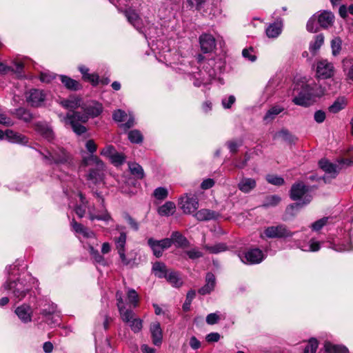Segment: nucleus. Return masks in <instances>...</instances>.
<instances>
[{
    "label": "nucleus",
    "instance_id": "f257e3e1",
    "mask_svg": "<svg viewBox=\"0 0 353 353\" xmlns=\"http://www.w3.org/2000/svg\"><path fill=\"white\" fill-rule=\"evenodd\" d=\"M81 109L83 113L74 111L72 113H68L64 118L65 123L70 125L73 131L78 135H81L86 132L85 126L80 123H85L90 117H98L103 111L102 104L92 101L83 103Z\"/></svg>",
    "mask_w": 353,
    "mask_h": 353
},
{
    "label": "nucleus",
    "instance_id": "f03ea898",
    "mask_svg": "<svg viewBox=\"0 0 353 353\" xmlns=\"http://www.w3.org/2000/svg\"><path fill=\"white\" fill-rule=\"evenodd\" d=\"M324 94V88L316 83L310 84L304 81H297L293 89L292 101L297 105L307 107Z\"/></svg>",
    "mask_w": 353,
    "mask_h": 353
},
{
    "label": "nucleus",
    "instance_id": "7ed1b4c3",
    "mask_svg": "<svg viewBox=\"0 0 353 353\" xmlns=\"http://www.w3.org/2000/svg\"><path fill=\"white\" fill-rule=\"evenodd\" d=\"M76 201V206L74 207V212L79 218H83L86 212L89 215L90 220L94 219L108 221L111 220V216L106 210H103L100 214L95 213L94 206H91L85 196L80 192H74L70 196Z\"/></svg>",
    "mask_w": 353,
    "mask_h": 353
},
{
    "label": "nucleus",
    "instance_id": "20e7f679",
    "mask_svg": "<svg viewBox=\"0 0 353 353\" xmlns=\"http://www.w3.org/2000/svg\"><path fill=\"white\" fill-rule=\"evenodd\" d=\"M37 283L35 278L30 275L21 278L17 281H12L9 277L2 285L5 290H9L13 297L18 301L23 300L30 292Z\"/></svg>",
    "mask_w": 353,
    "mask_h": 353
},
{
    "label": "nucleus",
    "instance_id": "39448f33",
    "mask_svg": "<svg viewBox=\"0 0 353 353\" xmlns=\"http://www.w3.org/2000/svg\"><path fill=\"white\" fill-rule=\"evenodd\" d=\"M85 166H90V169L85 176L89 185H98L103 182L105 176V165L103 162L97 156L90 155L85 157L82 161Z\"/></svg>",
    "mask_w": 353,
    "mask_h": 353
},
{
    "label": "nucleus",
    "instance_id": "423d86ee",
    "mask_svg": "<svg viewBox=\"0 0 353 353\" xmlns=\"http://www.w3.org/2000/svg\"><path fill=\"white\" fill-rule=\"evenodd\" d=\"M290 198L294 201H298L296 203L291 205L289 208H300L310 203L312 199L310 189L303 182H298L292 185L290 190Z\"/></svg>",
    "mask_w": 353,
    "mask_h": 353
},
{
    "label": "nucleus",
    "instance_id": "0eeeda50",
    "mask_svg": "<svg viewBox=\"0 0 353 353\" xmlns=\"http://www.w3.org/2000/svg\"><path fill=\"white\" fill-rule=\"evenodd\" d=\"M43 158L49 164H56L58 165H65L72 166L71 157L66 151L61 147L54 145L47 150L46 152H41Z\"/></svg>",
    "mask_w": 353,
    "mask_h": 353
},
{
    "label": "nucleus",
    "instance_id": "6e6552de",
    "mask_svg": "<svg viewBox=\"0 0 353 353\" xmlns=\"http://www.w3.org/2000/svg\"><path fill=\"white\" fill-rule=\"evenodd\" d=\"M125 15L129 23H130L139 32L143 33L146 38H148V37L150 38L153 37L150 30L151 28L147 27L137 12L134 10H127L125 12Z\"/></svg>",
    "mask_w": 353,
    "mask_h": 353
},
{
    "label": "nucleus",
    "instance_id": "1a4fd4ad",
    "mask_svg": "<svg viewBox=\"0 0 353 353\" xmlns=\"http://www.w3.org/2000/svg\"><path fill=\"white\" fill-rule=\"evenodd\" d=\"M334 72L333 63L327 59H321L316 62V76L318 79H330L334 76Z\"/></svg>",
    "mask_w": 353,
    "mask_h": 353
},
{
    "label": "nucleus",
    "instance_id": "9d476101",
    "mask_svg": "<svg viewBox=\"0 0 353 353\" xmlns=\"http://www.w3.org/2000/svg\"><path fill=\"white\" fill-rule=\"evenodd\" d=\"M179 205L185 214H192L199 208L198 199L192 194H185L181 197Z\"/></svg>",
    "mask_w": 353,
    "mask_h": 353
},
{
    "label": "nucleus",
    "instance_id": "9b49d317",
    "mask_svg": "<svg viewBox=\"0 0 353 353\" xmlns=\"http://www.w3.org/2000/svg\"><path fill=\"white\" fill-rule=\"evenodd\" d=\"M263 234L267 238L276 239L292 236L293 233H292L285 225H279L268 227L264 230Z\"/></svg>",
    "mask_w": 353,
    "mask_h": 353
},
{
    "label": "nucleus",
    "instance_id": "f8f14e48",
    "mask_svg": "<svg viewBox=\"0 0 353 353\" xmlns=\"http://www.w3.org/2000/svg\"><path fill=\"white\" fill-rule=\"evenodd\" d=\"M46 94L43 90L31 89L26 92V99L28 104L32 107H40L46 100Z\"/></svg>",
    "mask_w": 353,
    "mask_h": 353
},
{
    "label": "nucleus",
    "instance_id": "ddd939ff",
    "mask_svg": "<svg viewBox=\"0 0 353 353\" xmlns=\"http://www.w3.org/2000/svg\"><path fill=\"white\" fill-rule=\"evenodd\" d=\"M148 244L152 249L154 255L159 258L162 256L165 249L169 248L172 245V241L168 239V238L159 241L150 238L148 240Z\"/></svg>",
    "mask_w": 353,
    "mask_h": 353
},
{
    "label": "nucleus",
    "instance_id": "4468645a",
    "mask_svg": "<svg viewBox=\"0 0 353 353\" xmlns=\"http://www.w3.org/2000/svg\"><path fill=\"white\" fill-rule=\"evenodd\" d=\"M239 257L244 263L256 264L263 260L264 254L261 250L253 248L245 252L243 255H239Z\"/></svg>",
    "mask_w": 353,
    "mask_h": 353
},
{
    "label": "nucleus",
    "instance_id": "2eb2a0df",
    "mask_svg": "<svg viewBox=\"0 0 353 353\" xmlns=\"http://www.w3.org/2000/svg\"><path fill=\"white\" fill-rule=\"evenodd\" d=\"M14 313L23 323H28L32 321L33 310L28 304L23 303L17 307L14 310Z\"/></svg>",
    "mask_w": 353,
    "mask_h": 353
},
{
    "label": "nucleus",
    "instance_id": "dca6fc26",
    "mask_svg": "<svg viewBox=\"0 0 353 353\" xmlns=\"http://www.w3.org/2000/svg\"><path fill=\"white\" fill-rule=\"evenodd\" d=\"M316 15L318 23L321 28H327L332 26L334 20V16L331 12L323 10L322 12H317Z\"/></svg>",
    "mask_w": 353,
    "mask_h": 353
},
{
    "label": "nucleus",
    "instance_id": "f3484780",
    "mask_svg": "<svg viewBox=\"0 0 353 353\" xmlns=\"http://www.w3.org/2000/svg\"><path fill=\"white\" fill-rule=\"evenodd\" d=\"M201 50L203 53H208L214 50L216 41L212 35L203 34L199 38Z\"/></svg>",
    "mask_w": 353,
    "mask_h": 353
},
{
    "label": "nucleus",
    "instance_id": "a211bd4d",
    "mask_svg": "<svg viewBox=\"0 0 353 353\" xmlns=\"http://www.w3.org/2000/svg\"><path fill=\"white\" fill-rule=\"evenodd\" d=\"M55 311L56 307L52 304L41 309V314L46 317V321L48 324H57L59 323V316L55 314Z\"/></svg>",
    "mask_w": 353,
    "mask_h": 353
},
{
    "label": "nucleus",
    "instance_id": "6ab92c4d",
    "mask_svg": "<svg viewBox=\"0 0 353 353\" xmlns=\"http://www.w3.org/2000/svg\"><path fill=\"white\" fill-rule=\"evenodd\" d=\"M199 77H195L194 85L196 87H199L201 85H207L211 82V81L215 77V73L214 70L207 71L206 70H200L198 74Z\"/></svg>",
    "mask_w": 353,
    "mask_h": 353
},
{
    "label": "nucleus",
    "instance_id": "aec40b11",
    "mask_svg": "<svg viewBox=\"0 0 353 353\" xmlns=\"http://www.w3.org/2000/svg\"><path fill=\"white\" fill-rule=\"evenodd\" d=\"M194 216L199 221H204L216 219L220 216V214L209 209H201L197 211Z\"/></svg>",
    "mask_w": 353,
    "mask_h": 353
},
{
    "label": "nucleus",
    "instance_id": "412c9836",
    "mask_svg": "<svg viewBox=\"0 0 353 353\" xmlns=\"http://www.w3.org/2000/svg\"><path fill=\"white\" fill-rule=\"evenodd\" d=\"M71 225L76 233L81 234L84 238H95V234L94 232L83 226L82 224L77 223L74 219H72L71 221Z\"/></svg>",
    "mask_w": 353,
    "mask_h": 353
},
{
    "label": "nucleus",
    "instance_id": "4be33fe9",
    "mask_svg": "<svg viewBox=\"0 0 353 353\" xmlns=\"http://www.w3.org/2000/svg\"><path fill=\"white\" fill-rule=\"evenodd\" d=\"M150 331L153 343L155 345H159L161 343L163 338L162 330L160 323L159 322H154L151 323Z\"/></svg>",
    "mask_w": 353,
    "mask_h": 353
},
{
    "label": "nucleus",
    "instance_id": "5701e85b",
    "mask_svg": "<svg viewBox=\"0 0 353 353\" xmlns=\"http://www.w3.org/2000/svg\"><path fill=\"white\" fill-rule=\"evenodd\" d=\"M205 285L199 290V293L202 295L210 294L212 292L215 287V276L211 273L208 272L205 276Z\"/></svg>",
    "mask_w": 353,
    "mask_h": 353
},
{
    "label": "nucleus",
    "instance_id": "b1692460",
    "mask_svg": "<svg viewBox=\"0 0 353 353\" xmlns=\"http://www.w3.org/2000/svg\"><path fill=\"white\" fill-rule=\"evenodd\" d=\"M282 28L283 24L281 21L270 23L265 30L266 35L269 38H276L281 34Z\"/></svg>",
    "mask_w": 353,
    "mask_h": 353
},
{
    "label": "nucleus",
    "instance_id": "393cba45",
    "mask_svg": "<svg viewBox=\"0 0 353 353\" xmlns=\"http://www.w3.org/2000/svg\"><path fill=\"white\" fill-rule=\"evenodd\" d=\"M117 187L120 190V191L128 195H132L135 194L134 188L130 185V182L129 181H126V178L122 176L117 181Z\"/></svg>",
    "mask_w": 353,
    "mask_h": 353
},
{
    "label": "nucleus",
    "instance_id": "a878e982",
    "mask_svg": "<svg viewBox=\"0 0 353 353\" xmlns=\"http://www.w3.org/2000/svg\"><path fill=\"white\" fill-rule=\"evenodd\" d=\"M36 130L45 139L50 141L54 138L52 128L45 123H37L35 125Z\"/></svg>",
    "mask_w": 353,
    "mask_h": 353
},
{
    "label": "nucleus",
    "instance_id": "bb28decb",
    "mask_svg": "<svg viewBox=\"0 0 353 353\" xmlns=\"http://www.w3.org/2000/svg\"><path fill=\"white\" fill-rule=\"evenodd\" d=\"M60 104L65 108L74 110L82 107L81 99L77 97H70L68 99L61 101Z\"/></svg>",
    "mask_w": 353,
    "mask_h": 353
},
{
    "label": "nucleus",
    "instance_id": "cd10ccee",
    "mask_svg": "<svg viewBox=\"0 0 353 353\" xmlns=\"http://www.w3.org/2000/svg\"><path fill=\"white\" fill-rule=\"evenodd\" d=\"M6 138L9 141L15 143L25 144L28 142V139L25 136L11 130H7L6 131Z\"/></svg>",
    "mask_w": 353,
    "mask_h": 353
},
{
    "label": "nucleus",
    "instance_id": "c85d7f7f",
    "mask_svg": "<svg viewBox=\"0 0 353 353\" xmlns=\"http://www.w3.org/2000/svg\"><path fill=\"white\" fill-rule=\"evenodd\" d=\"M256 181L252 178H243L238 184L239 189L244 192L248 193L256 187Z\"/></svg>",
    "mask_w": 353,
    "mask_h": 353
},
{
    "label": "nucleus",
    "instance_id": "c756f323",
    "mask_svg": "<svg viewBox=\"0 0 353 353\" xmlns=\"http://www.w3.org/2000/svg\"><path fill=\"white\" fill-rule=\"evenodd\" d=\"M284 110V108L280 105H274L271 107L265 113L263 117V121L265 123L272 122L277 115L281 113Z\"/></svg>",
    "mask_w": 353,
    "mask_h": 353
},
{
    "label": "nucleus",
    "instance_id": "7c9ffc66",
    "mask_svg": "<svg viewBox=\"0 0 353 353\" xmlns=\"http://www.w3.org/2000/svg\"><path fill=\"white\" fill-rule=\"evenodd\" d=\"M319 164L320 168L327 174H330L332 177L334 178L336 176L338 171L336 165L325 159H321Z\"/></svg>",
    "mask_w": 353,
    "mask_h": 353
},
{
    "label": "nucleus",
    "instance_id": "2f4dec72",
    "mask_svg": "<svg viewBox=\"0 0 353 353\" xmlns=\"http://www.w3.org/2000/svg\"><path fill=\"white\" fill-rule=\"evenodd\" d=\"M80 72L82 74L83 79L85 81L92 83L93 85H97L99 82V76L97 74L89 73V69L84 65L79 67Z\"/></svg>",
    "mask_w": 353,
    "mask_h": 353
},
{
    "label": "nucleus",
    "instance_id": "473e14b6",
    "mask_svg": "<svg viewBox=\"0 0 353 353\" xmlns=\"http://www.w3.org/2000/svg\"><path fill=\"white\" fill-rule=\"evenodd\" d=\"M279 83V79L276 77H273L270 79L264 88V94L266 98H269L274 94Z\"/></svg>",
    "mask_w": 353,
    "mask_h": 353
},
{
    "label": "nucleus",
    "instance_id": "72a5a7b5",
    "mask_svg": "<svg viewBox=\"0 0 353 353\" xmlns=\"http://www.w3.org/2000/svg\"><path fill=\"white\" fill-rule=\"evenodd\" d=\"M60 79L65 87L71 90H78L81 88L79 83L65 75H60Z\"/></svg>",
    "mask_w": 353,
    "mask_h": 353
},
{
    "label": "nucleus",
    "instance_id": "f704fd0d",
    "mask_svg": "<svg viewBox=\"0 0 353 353\" xmlns=\"http://www.w3.org/2000/svg\"><path fill=\"white\" fill-rule=\"evenodd\" d=\"M152 270L159 278H165L170 270H167L166 265L161 262H156L153 264Z\"/></svg>",
    "mask_w": 353,
    "mask_h": 353
},
{
    "label": "nucleus",
    "instance_id": "c9c22d12",
    "mask_svg": "<svg viewBox=\"0 0 353 353\" xmlns=\"http://www.w3.org/2000/svg\"><path fill=\"white\" fill-rule=\"evenodd\" d=\"M165 278L174 288L182 285L183 281L176 272L170 270Z\"/></svg>",
    "mask_w": 353,
    "mask_h": 353
},
{
    "label": "nucleus",
    "instance_id": "e433bc0d",
    "mask_svg": "<svg viewBox=\"0 0 353 353\" xmlns=\"http://www.w3.org/2000/svg\"><path fill=\"white\" fill-rule=\"evenodd\" d=\"M325 349L327 353H349L348 349L345 346L334 345L330 342L325 343Z\"/></svg>",
    "mask_w": 353,
    "mask_h": 353
},
{
    "label": "nucleus",
    "instance_id": "4c0bfd02",
    "mask_svg": "<svg viewBox=\"0 0 353 353\" xmlns=\"http://www.w3.org/2000/svg\"><path fill=\"white\" fill-rule=\"evenodd\" d=\"M12 114H15L18 119L23 120L25 122H30L33 118L31 112L23 108L16 109Z\"/></svg>",
    "mask_w": 353,
    "mask_h": 353
},
{
    "label": "nucleus",
    "instance_id": "58836bf2",
    "mask_svg": "<svg viewBox=\"0 0 353 353\" xmlns=\"http://www.w3.org/2000/svg\"><path fill=\"white\" fill-rule=\"evenodd\" d=\"M347 105V100L345 97H339L332 105L329 107V111L332 113H337L343 110Z\"/></svg>",
    "mask_w": 353,
    "mask_h": 353
},
{
    "label": "nucleus",
    "instance_id": "ea45409f",
    "mask_svg": "<svg viewBox=\"0 0 353 353\" xmlns=\"http://www.w3.org/2000/svg\"><path fill=\"white\" fill-rule=\"evenodd\" d=\"M175 208L173 202L168 201L159 208V213L161 216H170L174 212Z\"/></svg>",
    "mask_w": 353,
    "mask_h": 353
},
{
    "label": "nucleus",
    "instance_id": "a19ab883",
    "mask_svg": "<svg viewBox=\"0 0 353 353\" xmlns=\"http://www.w3.org/2000/svg\"><path fill=\"white\" fill-rule=\"evenodd\" d=\"M168 239L172 241V244L175 243L179 247L185 246L188 243L186 238L178 232H172L170 238H168Z\"/></svg>",
    "mask_w": 353,
    "mask_h": 353
},
{
    "label": "nucleus",
    "instance_id": "79ce46f5",
    "mask_svg": "<svg viewBox=\"0 0 353 353\" xmlns=\"http://www.w3.org/2000/svg\"><path fill=\"white\" fill-rule=\"evenodd\" d=\"M128 167L132 174L136 178L141 179L144 177V172L142 167L137 163H129Z\"/></svg>",
    "mask_w": 353,
    "mask_h": 353
},
{
    "label": "nucleus",
    "instance_id": "37998d69",
    "mask_svg": "<svg viewBox=\"0 0 353 353\" xmlns=\"http://www.w3.org/2000/svg\"><path fill=\"white\" fill-rule=\"evenodd\" d=\"M89 253L91 257L94 259V261L100 265L103 266L106 265L107 262L105 260L104 257L99 254V251L93 248L92 245H89Z\"/></svg>",
    "mask_w": 353,
    "mask_h": 353
},
{
    "label": "nucleus",
    "instance_id": "c03bdc74",
    "mask_svg": "<svg viewBox=\"0 0 353 353\" xmlns=\"http://www.w3.org/2000/svg\"><path fill=\"white\" fill-rule=\"evenodd\" d=\"M120 316L123 321L130 323L131 321L135 317V314L132 310L126 309L125 307L119 310Z\"/></svg>",
    "mask_w": 353,
    "mask_h": 353
},
{
    "label": "nucleus",
    "instance_id": "a18cd8bd",
    "mask_svg": "<svg viewBox=\"0 0 353 353\" xmlns=\"http://www.w3.org/2000/svg\"><path fill=\"white\" fill-rule=\"evenodd\" d=\"M343 71L345 72L347 80L353 81V62L350 60H344Z\"/></svg>",
    "mask_w": 353,
    "mask_h": 353
},
{
    "label": "nucleus",
    "instance_id": "49530a36",
    "mask_svg": "<svg viewBox=\"0 0 353 353\" xmlns=\"http://www.w3.org/2000/svg\"><path fill=\"white\" fill-rule=\"evenodd\" d=\"M324 41V37L323 34H317L314 37V40L310 44V50L311 52H315L319 50L323 45Z\"/></svg>",
    "mask_w": 353,
    "mask_h": 353
},
{
    "label": "nucleus",
    "instance_id": "de8ad7c7",
    "mask_svg": "<svg viewBox=\"0 0 353 353\" xmlns=\"http://www.w3.org/2000/svg\"><path fill=\"white\" fill-rule=\"evenodd\" d=\"M126 239L127 236L125 232H121L119 236L114 239L116 248L118 252L125 251Z\"/></svg>",
    "mask_w": 353,
    "mask_h": 353
},
{
    "label": "nucleus",
    "instance_id": "09e8293b",
    "mask_svg": "<svg viewBox=\"0 0 353 353\" xmlns=\"http://www.w3.org/2000/svg\"><path fill=\"white\" fill-rule=\"evenodd\" d=\"M274 139H281L285 141H290L292 139V134L285 128L276 132L273 137Z\"/></svg>",
    "mask_w": 353,
    "mask_h": 353
},
{
    "label": "nucleus",
    "instance_id": "8fccbe9b",
    "mask_svg": "<svg viewBox=\"0 0 353 353\" xmlns=\"http://www.w3.org/2000/svg\"><path fill=\"white\" fill-rule=\"evenodd\" d=\"M316 13L314 14L307 21L306 28L310 32H316L319 30Z\"/></svg>",
    "mask_w": 353,
    "mask_h": 353
},
{
    "label": "nucleus",
    "instance_id": "3c124183",
    "mask_svg": "<svg viewBox=\"0 0 353 353\" xmlns=\"http://www.w3.org/2000/svg\"><path fill=\"white\" fill-rule=\"evenodd\" d=\"M128 139L132 143H139L143 140V136L139 130H134L128 132Z\"/></svg>",
    "mask_w": 353,
    "mask_h": 353
},
{
    "label": "nucleus",
    "instance_id": "603ef678",
    "mask_svg": "<svg viewBox=\"0 0 353 353\" xmlns=\"http://www.w3.org/2000/svg\"><path fill=\"white\" fill-rule=\"evenodd\" d=\"M299 248L305 252H316L319 250L321 245L320 242L312 239L309 245L303 247L299 246Z\"/></svg>",
    "mask_w": 353,
    "mask_h": 353
},
{
    "label": "nucleus",
    "instance_id": "864d4df0",
    "mask_svg": "<svg viewBox=\"0 0 353 353\" xmlns=\"http://www.w3.org/2000/svg\"><path fill=\"white\" fill-rule=\"evenodd\" d=\"M281 198L277 195H271L266 197L263 205L265 207H273L279 204Z\"/></svg>",
    "mask_w": 353,
    "mask_h": 353
},
{
    "label": "nucleus",
    "instance_id": "5fc2aeb1",
    "mask_svg": "<svg viewBox=\"0 0 353 353\" xmlns=\"http://www.w3.org/2000/svg\"><path fill=\"white\" fill-rule=\"evenodd\" d=\"M153 195L157 199L163 200L168 196V192L166 188L159 187L154 190Z\"/></svg>",
    "mask_w": 353,
    "mask_h": 353
},
{
    "label": "nucleus",
    "instance_id": "6e6d98bb",
    "mask_svg": "<svg viewBox=\"0 0 353 353\" xmlns=\"http://www.w3.org/2000/svg\"><path fill=\"white\" fill-rule=\"evenodd\" d=\"M196 292L194 290H190L186 295V299L183 305V309L184 311H188L190 308L192 301L195 297Z\"/></svg>",
    "mask_w": 353,
    "mask_h": 353
},
{
    "label": "nucleus",
    "instance_id": "4d7b16f0",
    "mask_svg": "<svg viewBox=\"0 0 353 353\" xmlns=\"http://www.w3.org/2000/svg\"><path fill=\"white\" fill-rule=\"evenodd\" d=\"M341 40L339 37H336L332 40L331 47L332 50L333 55L336 56L339 54L341 49Z\"/></svg>",
    "mask_w": 353,
    "mask_h": 353
},
{
    "label": "nucleus",
    "instance_id": "13d9d810",
    "mask_svg": "<svg viewBox=\"0 0 353 353\" xmlns=\"http://www.w3.org/2000/svg\"><path fill=\"white\" fill-rule=\"evenodd\" d=\"M125 156L123 154L119 153L117 152L114 153L113 156L110 159L111 162L117 166L123 164L125 161Z\"/></svg>",
    "mask_w": 353,
    "mask_h": 353
},
{
    "label": "nucleus",
    "instance_id": "bf43d9fd",
    "mask_svg": "<svg viewBox=\"0 0 353 353\" xmlns=\"http://www.w3.org/2000/svg\"><path fill=\"white\" fill-rule=\"evenodd\" d=\"M131 330L134 332H139L142 329V321L138 318H134L130 323H128Z\"/></svg>",
    "mask_w": 353,
    "mask_h": 353
},
{
    "label": "nucleus",
    "instance_id": "052dcab7",
    "mask_svg": "<svg viewBox=\"0 0 353 353\" xmlns=\"http://www.w3.org/2000/svg\"><path fill=\"white\" fill-rule=\"evenodd\" d=\"M266 180L269 183L275 185H281L284 183V179L276 175L269 174L266 176Z\"/></svg>",
    "mask_w": 353,
    "mask_h": 353
},
{
    "label": "nucleus",
    "instance_id": "680f3d73",
    "mask_svg": "<svg viewBox=\"0 0 353 353\" xmlns=\"http://www.w3.org/2000/svg\"><path fill=\"white\" fill-rule=\"evenodd\" d=\"M318 347V342L316 339H312L309 341V343L304 349V353H315Z\"/></svg>",
    "mask_w": 353,
    "mask_h": 353
},
{
    "label": "nucleus",
    "instance_id": "e2e57ef3",
    "mask_svg": "<svg viewBox=\"0 0 353 353\" xmlns=\"http://www.w3.org/2000/svg\"><path fill=\"white\" fill-rule=\"evenodd\" d=\"M128 299L130 302L134 307H137L138 305L139 298L138 294L134 290H129L128 292Z\"/></svg>",
    "mask_w": 353,
    "mask_h": 353
},
{
    "label": "nucleus",
    "instance_id": "0e129e2a",
    "mask_svg": "<svg viewBox=\"0 0 353 353\" xmlns=\"http://www.w3.org/2000/svg\"><path fill=\"white\" fill-rule=\"evenodd\" d=\"M242 55L244 58L248 60L254 62L256 60V56L254 54L253 48H250L248 49H244L242 51Z\"/></svg>",
    "mask_w": 353,
    "mask_h": 353
},
{
    "label": "nucleus",
    "instance_id": "69168bd1",
    "mask_svg": "<svg viewBox=\"0 0 353 353\" xmlns=\"http://www.w3.org/2000/svg\"><path fill=\"white\" fill-rule=\"evenodd\" d=\"M206 1L207 0H186V3L190 8H195L197 10H199Z\"/></svg>",
    "mask_w": 353,
    "mask_h": 353
},
{
    "label": "nucleus",
    "instance_id": "338daca9",
    "mask_svg": "<svg viewBox=\"0 0 353 353\" xmlns=\"http://www.w3.org/2000/svg\"><path fill=\"white\" fill-rule=\"evenodd\" d=\"M117 151L114 148V147H113L112 145H107L105 146L101 151V154L102 156H104L108 159H110L114 153H115Z\"/></svg>",
    "mask_w": 353,
    "mask_h": 353
},
{
    "label": "nucleus",
    "instance_id": "774afa93",
    "mask_svg": "<svg viewBox=\"0 0 353 353\" xmlns=\"http://www.w3.org/2000/svg\"><path fill=\"white\" fill-rule=\"evenodd\" d=\"M0 125L10 127L14 125V121L4 113H0Z\"/></svg>",
    "mask_w": 353,
    "mask_h": 353
}]
</instances>
